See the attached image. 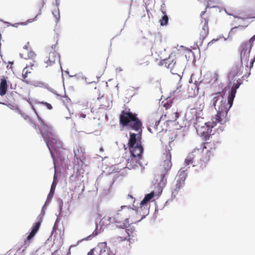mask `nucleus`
Segmentation results:
<instances>
[{"label": "nucleus", "instance_id": "obj_1", "mask_svg": "<svg viewBox=\"0 0 255 255\" xmlns=\"http://www.w3.org/2000/svg\"><path fill=\"white\" fill-rule=\"evenodd\" d=\"M138 212L139 210H134L128 206H122L121 209L113 213L111 216L103 217L101 222L105 226L114 224L118 228L126 229L129 225V220L133 223L141 220L137 217Z\"/></svg>", "mask_w": 255, "mask_h": 255}, {"label": "nucleus", "instance_id": "obj_2", "mask_svg": "<svg viewBox=\"0 0 255 255\" xmlns=\"http://www.w3.org/2000/svg\"><path fill=\"white\" fill-rule=\"evenodd\" d=\"M128 144L131 155L128 160L127 165L128 168L134 169L139 164V159L141 157L143 148L141 140H137L135 133L130 134Z\"/></svg>", "mask_w": 255, "mask_h": 255}, {"label": "nucleus", "instance_id": "obj_3", "mask_svg": "<svg viewBox=\"0 0 255 255\" xmlns=\"http://www.w3.org/2000/svg\"><path fill=\"white\" fill-rule=\"evenodd\" d=\"M32 109L37 115L38 119L41 121V128L42 131H40L48 147L50 153L53 156L52 150H55L57 147L61 145L60 141L58 140L57 135L55 134L51 126L43 122L39 117L35 109L32 107Z\"/></svg>", "mask_w": 255, "mask_h": 255}, {"label": "nucleus", "instance_id": "obj_4", "mask_svg": "<svg viewBox=\"0 0 255 255\" xmlns=\"http://www.w3.org/2000/svg\"><path fill=\"white\" fill-rule=\"evenodd\" d=\"M213 96V104L217 111L214 118H217L220 122V124L222 125L226 122L228 112L231 107L230 106L228 101L224 97L221 92L215 93Z\"/></svg>", "mask_w": 255, "mask_h": 255}, {"label": "nucleus", "instance_id": "obj_5", "mask_svg": "<svg viewBox=\"0 0 255 255\" xmlns=\"http://www.w3.org/2000/svg\"><path fill=\"white\" fill-rule=\"evenodd\" d=\"M179 53L178 49L172 51L167 58L161 59L158 65L170 69L172 74H177L180 77V73H182L183 67L177 60L176 55Z\"/></svg>", "mask_w": 255, "mask_h": 255}, {"label": "nucleus", "instance_id": "obj_6", "mask_svg": "<svg viewBox=\"0 0 255 255\" xmlns=\"http://www.w3.org/2000/svg\"><path fill=\"white\" fill-rule=\"evenodd\" d=\"M162 159H163V162L161 166L163 168V171L160 175L158 177L160 179L159 185L160 187H163L165 185L166 179L165 178V176L172 166V162L171 161V154L169 150L165 151L163 154Z\"/></svg>", "mask_w": 255, "mask_h": 255}, {"label": "nucleus", "instance_id": "obj_7", "mask_svg": "<svg viewBox=\"0 0 255 255\" xmlns=\"http://www.w3.org/2000/svg\"><path fill=\"white\" fill-rule=\"evenodd\" d=\"M218 124H220L219 120L217 118L213 117L211 121L207 122L206 125L202 127L201 128V131H196L198 134L202 137L203 139L205 140L209 139L211 135L214 134L212 129L216 127Z\"/></svg>", "mask_w": 255, "mask_h": 255}, {"label": "nucleus", "instance_id": "obj_8", "mask_svg": "<svg viewBox=\"0 0 255 255\" xmlns=\"http://www.w3.org/2000/svg\"><path fill=\"white\" fill-rule=\"evenodd\" d=\"M186 177L187 173L185 170L179 171L175 183L171 186L172 197L175 198L180 190L184 187Z\"/></svg>", "mask_w": 255, "mask_h": 255}, {"label": "nucleus", "instance_id": "obj_9", "mask_svg": "<svg viewBox=\"0 0 255 255\" xmlns=\"http://www.w3.org/2000/svg\"><path fill=\"white\" fill-rule=\"evenodd\" d=\"M154 195L153 191L151 192L149 194H146L144 199L141 201L140 203V207H138L136 210H139L138 215L141 216V219L142 217L145 216V214L148 211V205L149 201L152 199Z\"/></svg>", "mask_w": 255, "mask_h": 255}, {"label": "nucleus", "instance_id": "obj_10", "mask_svg": "<svg viewBox=\"0 0 255 255\" xmlns=\"http://www.w3.org/2000/svg\"><path fill=\"white\" fill-rule=\"evenodd\" d=\"M154 195L153 191L151 192L149 194H146L144 199L141 201L140 203V207H138L136 210H139L138 215L141 216V219L142 217L145 216V214L148 211V205L149 201L152 199Z\"/></svg>", "mask_w": 255, "mask_h": 255}, {"label": "nucleus", "instance_id": "obj_11", "mask_svg": "<svg viewBox=\"0 0 255 255\" xmlns=\"http://www.w3.org/2000/svg\"><path fill=\"white\" fill-rule=\"evenodd\" d=\"M199 105V107L197 108H191L186 114V117L187 119L191 121L193 120H195L198 117L199 115H202V110L204 108L205 104L203 102H197V105Z\"/></svg>", "mask_w": 255, "mask_h": 255}, {"label": "nucleus", "instance_id": "obj_12", "mask_svg": "<svg viewBox=\"0 0 255 255\" xmlns=\"http://www.w3.org/2000/svg\"><path fill=\"white\" fill-rule=\"evenodd\" d=\"M206 11H202L201 17L202 20L200 25L199 29V39L202 42L209 34L208 19L207 18H203V15L205 14Z\"/></svg>", "mask_w": 255, "mask_h": 255}, {"label": "nucleus", "instance_id": "obj_13", "mask_svg": "<svg viewBox=\"0 0 255 255\" xmlns=\"http://www.w3.org/2000/svg\"><path fill=\"white\" fill-rule=\"evenodd\" d=\"M201 154V150L198 148H194L193 151L189 153L185 159L186 165H192L193 167H197L195 164H197L196 158L199 157Z\"/></svg>", "mask_w": 255, "mask_h": 255}, {"label": "nucleus", "instance_id": "obj_14", "mask_svg": "<svg viewBox=\"0 0 255 255\" xmlns=\"http://www.w3.org/2000/svg\"><path fill=\"white\" fill-rule=\"evenodd\" d=\"M126 126L130 128L134 129L137 131H139L138 134H136V137L137 140H140L141 136V127L142 123L139 119L137 118V116L134 117L130 123L127 125Z\"/></svg>", "mask_w": 255, "mask_h": 255}, {"label": "nucleus", "instance_id": "obj_15", "mask_svg": "<svg viewBox=\"0 0 255 255\" xmlns=\"http://www.w3.org/2000/svg\"><path fill=\"white\" fill-rule=\"evenodd\" d=\"M251 49V44L250 43H243L241 44L239 51L242 63L243 60L248 61Z\"/></svg>", "mask_w": 255, "mask_h": 255}, {"label": "nucleus", "instance_id": "obj_16", "mask_svg": "<svg viewBox=\"0 0 255 255\" xmlns=\"http://www.w3.org/2000/svg\"><path fill=\"white\" fill-rule=\"evenodd\" d=\"M60 55L56 51L49 52L48 55L44 59L46 67L52 66L56 64H60Z\"/></svg>", "mask_w": 255, "mask_h": 255}, {"label": "nucleus", "instance_id": "obj_17", "mask_svg": "<svg viewBox=\"0 0 255 255\" xmlns=\"http://www.w3.org/2000/svg\"><path fill=\"white\" fill-rule=\"evenodd\" d=\"M41 222V218H40L39 220L32 226L31 232L24 241L25 249L29 246L31 240L39 229Z\"/></svg>", "mask_w": 255, "mask_h": 255}, {"label": "nucleus", "instance_id": "obj_18", "mask_svg": "<svg viewBox=\"0 0 255 255\" xmlns=\"http://www.w3.org/2000/svg\"><path fill=\"white\" fill-rule=\"evenodd\" d=\"M137 115L129 111H122L120 116V123L122 126H126L136 117Z\"/></svg>", "mask_w": 255, "mask_h": 255}, {"label": "nucleus", "instance_id": "obj_19", "mask_svg": "<svg viewBox=\"0 0 255 255\" xmlns=\"http://www.w3.org/2000/svg\"><path fill=\"white\" fill-rule=\"evenodd\" d=\"M32 66H27L22 73V80L27 84L31 83L34 77Z\"/></svg>", "mask_w": 255, "mask_h": 255}, {"label": "nucleus", "instance_id": "obj_20", "mask_svg": "<svg viewBox=\"0 0 255 255\" xmlns=\"http://www.w3.org/2000/svg\"><path fill=\"white\" fill-rule=\"evenodd\" d=\"M215 144L214 142L209 141L205 142L203 145L199 149L201 150V153L210 155H212V151L215 149Z\"/></svg>", "mask_w": 255, "mask_h": 255}, {"label": "nucleus", "instance_id": "obj_21", "mask_svg": "<svg viewBox=\"0 0 255 255\" xmlns=\"http://www.w3.org/2000/svg\"><path fill=\"white\" fill-rule=\"evenodd\" d=\"M210 159V155H207L202 153L201 157L200 158L199 160L197 161V164H195V165H197V167H198L199 169H203L206 167Z\"/></svg>", "mask_w": 255, "mask_h": 255}, {"label": "nucleus", "instance_id": "obj_22", "mask_svg": "<svg viewBox=\"0 0 255 255\" xmlns=\"http://www.w3.org/2000/svg\"><path fill=\"white\" fill-rule=\"evenodd\" d=\"M200 82L196 81L188 87V92L190 97L196 96L199 93V85Z\"/></svg>", "mask_w": 255, "mask_h": 255}, {"label": "nucleus", "instance_id": "obj_23", "mask_svg": "<svg viewBox=\"0 0 255 255\" xmlns=\"http://www.w3.org/2000/svg\"><path fill=\"white\" fill-rule=\"evenodd\" d=\"M128 231L126 229H122L118 231L117 240L119 242L130 240Z\"/></svg>", "mask_w": 255, "mask_h": 255}, {"label": "nucleus", "instance_id": "obj_24", "mask_svg": "<svg viewBox=\"0 0 255 255\" xmlns=\"http://www.w3.org/2000/svg\"><path fill=\"white\" fill-rule=\"evenodd\" d=\"M202 115H199L198 117L195 120L194 122V126L196 129V131H201V128L202 127L206 125L207 122H206L205 119L202 117Z\"/></svg>", "mask_w": 255, "mask_h": 255}, {"label": "nucleus", "instance_id": "obj_25", "mask_svg": "<svg viewBox=\"0 0 255 255\" xmlns=\"http://www.w3.org/2000/svg\"><path fill=\"white\" fill-rule=\"evenodd\" d=\"M8 85L6 80L3 78L1 79L0 82V96H3L7 92Z\"/></svg>", "mask_w": 255, "mask_h": 255}, {"label": "nucleus", "instance_id": "obj_26", "mask_svg": "<svg viewBox=\"0 0 255 255\" xmlns=\"http://www.w3.org/2000/svg\"><path fill=\"white\" fill-rule=\"evenodd\" d=\"M20 55L22 58L25 59H32L34 58L36 55L34 52L31 51L29 49L23 50Z\"/></svg>", "mask_w": 255, "mask_h": 255}, {"label": "nucleus", "instance_id": "obj_27", "mask_svg": "<svg viewBox=\"0 0 255 255\" xmlns=\"http://www.w3.org/2000/svg\"><path fill=\"white\" fill-rule=\"evenodd\" d=\"M74 155L77 159H80L84 156V151L81 147L77 146L76 149L74 150Z\"/></svg>", "mask_w": 255, "mask_h": 255}, {"label": "nucleus", "instance_id": "obj_28", "mask_svg": "<svg viewBox=\"0 0 255 255\" xmlns=\"http://www.w3.org/2000/svg\"><path fill=\"white\" fill-rule=\"evenodd\" d=\"M237 90L231 88L230 93L228 98V103L230 104V106L232 107L234 101V98L235 97Z\"/></svg>", "mask_w": 255, "mask_h": 255}, {"label": "nucleus", "instance_id": "obj_29", "mask_svg": "<svg viewBox=\"0 0 255 255\" xmlns=\"http://www.w3.org/2000/svg\"><path fill=\"white\" fill-rule=\"evenodd\" d=\"M88 255H105V254L98 248H93L88 253Z\"/></svg>", "mask_w": 255, "mask_h": 255}, {"label": "nucleus", "instance_id": "obj_30", "mask_svg": "<svg viewBox=\"0 0 255 255\" xmlns=\"http://www.w3.org/2000/svg\"><path fill=\"white\" fill-rule=\"evenodd\" d=\"M55 179H56V176H55V174L54 176V180H53V183H52V184L51 185L50 191L49 194L48 195V198H52L53 196V195H54V191H55V188H56V184H57V183L55 181Z\"/></svg>", "mask_w": 255, "mask_h": 255}, {"label": "nucleus", "instance_id": "obj_31", "mask_svg": "<svg viewBox=\"0 0 255 255\" xmlns=\"http://www.w3.org/2000/svg\"><path fill=\"white\" fill-rule=\"evenodd\" d=\"M138 64L140 66H147L149 64V61L145 57L139 59Z\"/></svg>", "mask_w": 255, "mask_h": 255}, {"label": "nucleus", "instance_id": "obj_32", "mask_svg": "<svg viewBox=\"0 0 255 255\" xmlns=\"http://www.w3.org/2000/svg\"><path fill=\"white\" fill-rule=\"evenodd\" d=\"M41 7H40V8L39 9V13H37L33 18L29 19L27 20H26V22H23V23H21V24L25 25V24H27L28 23L32 22H33L34 21H36L37 20V16L41 14Z\"/></svg>", "mask_w": 255, "mask_h": 255}, {"label": "nucleus", "instance_id": "obj_33", "mask_svg": "<svg viewBox=\"0 0 255 255\" xmlns=\"http://www.w3.org/2000/svg\"><path fill=\"white\" fill-rule=\"evenodd\" d=\"M168 21V17L166 14H163V17L160 20V23L161 25H165L167 24Z\"/></svg>", "mask_w": 255, "mask_h": 255}, {"label": "nucleus", "instance_id": "obj_34", "mask_svg": "<svg viewBox=\"0 0 255 255\" xmlns=\"http://www.w3.org/2000/svg\"><path fill=\"white\" fill-rule=\"evenodd\" d=\"M172 102L170 100H166L165 101H163L162 104L163 107L165 108L166 110L170 108L171 106Z\"/></svg>", "mask_w": 255, "mask_h": 255}, {"label": "nucleus", "instance_id": "obj_35", "mask_svg": "<svg viewBox=\"0 0 255 255\" xmlns=\"http://www.w3.org/2000/svg\"><path fill=\"white\" fill-rule=\"evenodd\" d=\"M160 10L163 14H166L167 7L164 0H162V4L161 5Z\"/></svg>", "mask_w": 255, "mask_h": 255}, {"label": "nucleus", "instance_id": "obj_36", "mask_svg": "<svg viewBox=\"0 0 255 255\" xmlns=\"http://www.w3.org/2000/svg\"><path fill=\"white\" fill-rule=\"evenodd\" d=\"M199 1H201V2H203L204 3L205 5L206 6V8L207 7H211V2L213 0H198Z\"/></svg>", "mask_w": 255, "mask_h": 255}, {"label": "nucleus", "instance_id": "obj_37", "mask_svg": "<svg viewBox=\"0 0 255 255\" xmlns=\"http://www.w3.org/2000/svg\"><path fill=\"white\" fill-rule=\"evenodd\" d=\"M57 41H56V43L54 44H52L50 48H48V52H51V51H56L57 52Z\"/></svg>", "mask_w": 255, "mask_h": 255}, {"label": "nucleus", "instance_id": "obj_38", "mask_svg": "<svg viewBox=\"0 0 255 255\" xmlns=\"http://www.w3.org/2000/svg\"><path fill=\"white\" fill-rule=\"evenodd\" d=\"M38 103L46 106L47 107V108L49 110H51L53 109L52 105L48 103L44 102L42 101V102H39Z\"/></svg>", "mask_w": 255, "mask_h": 255}, {"label": "nucleus", "instance_id": "obj_39", "mask_svg": "<svg viewBox=\"0 0 255 255\" xmlns=\"http://www.w3.org/2000/svg\"><path fill=\"white\" fill-rule=\"evenodd\" d=\"M160 122V121H156L155 122H152V124L153 125L152 127L154 129H156V130L158 129V126Z\"/></svg>", "mask_w": 255, "mask_h": 255}, {"label": "nucleus", "instance_id": "obj_40", "mask_svg": "<svg viewBox=\"0 0 255 255\" xmlns=\"http://www.w3.org/2000/svg\"><path fill=\"white\" fill-rule=\"evenodd\" d=\"M255 40V35H254L252 38H250L248 42H246L245 43H250L251 44V48L252 47V43Z\"/></svg>", "mask_w": 255, "mask_h": 255}, {"label": "nucleus", "instance_id": "obj_41", "mask_svg": "<svg viewBox=\"0 0 255 255\" xmlns=\"http://www.w3.org/2000/svg\"><path fill=\"white\" fill-rule=\"evenodd\" d=\"M240 86V83H239L238 82H237V83L234 84V85L232 87V88L237 90L239 88Z\"/></svg>", "mask_w": 255, "mask_h": 255}, {"label": "nucleus", "instance_id": "obj_42", "mask_svg": "<svg viewBox=\"0 0 255 255\" xmlns=\"http://www.w3.org/2000/svg\"><path fill=\"white\" fill-rule=\"evenodd\" d=\"M105 64H104L101 69V70L100 71V73L99 76H97V77H100L101 76V75H102L103 74L104 71H105Z\"/></svg>", "mask_w": 255, "mask_h": 255}, {"label": "nucleus", "instance_id": "obj_43", "mask_svg": "<svg viewBox=\"0 0 255 255\" xmlns=\"http://www.w3.org/2000/svg\"><path fill=\"white\" fill-rule=\"evenodd\" d=\"M179 86L177 87L176 90H175L174 92L176 93H178L181 91V89L182 88V86L180 84H178Z\"/></svg>", "mask_w": 255, "mask_h": 255}, {"label": "nucleus", "instance_id": "obj_44", "mask_svg": "<svg viewBox=\"0 0 255 255\" xmlns=\"http://www.w3.org/2000/svg\"><path fill=\"white\" fill-rule=\"evenodd\" d=\"M255 61V58L254 57L253 59H251V62L250 63V66H249L250 69H251L253 67L254 63Z\"/></svg>", "mask_w": 255, "mask_h": 255}, {"label": "nucleus", "instance_id": "obj_45", "mask_svg": "<svg viewBox=\"0 0 255 255\" xmlns=\"http://www.w3.org/2000/svg\"><path fill=\"white\" fill-rule=\"evenodd\" d=\"M217 41V39H213L208 43V46L209 47L211 46L214 42H216Z\"/></svg>", "mask_w": 255, "mask_h": 255}, {"label": "nucleus", "instance_id": "obj_46", "mask_svg": "<svg viewBox=\"0 0 255 255\" xmlns=\"http://www.w3.org/2000/svg\"><path fill=\"white\" fill-rule=\"evenodd\" d=\"M127 198L128 199L130 198L132 200L133 202L134 203L135 200H134V198L132 197V195L128 194V195Z\"/></svg>", "mask_w": 255, "mask_h": 255}, {"label": "nucleus", "instance_id": "obj_47", "mask_svg": "<svg viewBox=\"0 0 255 255\" xmlns=\"http://www.w3.org/2000/svg\"><path fill=\"white\" fill-rule=\"evenodd\" d=\"M86 114H83V113L80 114V116H79V117H80V118H82V119H84V118H86Z\"/></svg>", "mask_w": 255, "mask_h": 255}, {"label": "nucleus", "instance_id": "obj_48", "mask_svg": "<svg viewBox=\"0 0 255 255\" xmlns=\"http://www.w3.org/2000/svg\"><path fill=\"white\" fill-rule=\"evenodd\" d=\"M26 49H29V46L28 45H25L23 47V50H26Z\"/></svg>", "mask_w": 255, "mask_h": 255}, {"label": "nucleus", "instance_id": "obj_49", "mask_svg": "<svg viewBox=\"0 0 255 255\" xmlns=\"http://www.w3.org/2000/svg\"><path fill=\"white\" fill-rule=\"evenodd\" d=\"M175 115H176V116H175V117H176L175 119H176L177 118H178V117H179V114H178V113L177 112H175Z\"/></svg>", "mask_w": 255, "mask_h": 255}, {"label": "nucleus", "instance_id": "obj_50", "mask_svg": "<svg viewBox=\"0 0 255 255\" xmlns=\"http://www.w3.org/2000/svg\"><path fill=\"white\" fill-rule=\"evenodd\" d=\"M215 75L216 76V80H217V79H218V74L217 73H215Z\"/></svg>", "mask_w": 255, "mask_h": 255}, {"label": "nucleus", "instance_id": "obj_51", "mask_svg": "<svg viewBox=\"0 0 255 255\" xmlns=\"http://www.w3.org/2000/svg\"><path fill=\"white\" fill-rule=\"evenodd\" d=\"M31 124H32L33 127L36 128V126L35 123L31 122Z\"/></svg>", "mask_w": 255, "mask_h": 255}, {"label": "nucleus", "instance_id": "obj_52", "mask_svg": "<svg viewBox=\"0 0 255 255\" xmlns=\"http://www.w3.org/2000/svg\"><path fill=\"white\" fill-rule=\"evenodd\" d=\"M41 5H42V6H41V7H43V1H42V0H41Z\"/></svg>", "mask_w": 255, "mask_h": 255}]
</instances>
